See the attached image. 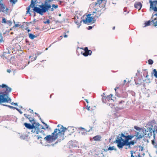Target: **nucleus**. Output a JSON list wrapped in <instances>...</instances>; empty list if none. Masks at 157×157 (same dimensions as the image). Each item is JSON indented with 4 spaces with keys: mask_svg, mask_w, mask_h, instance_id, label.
Segmentation results:
<instances>
[{
    "mask_svg": "<svg viewBox=\"0 0 157 157\" xmlns=\"http://www.w3.org/2000/svg\"><path fill=\"white\" fill-rule=\"evenodd\" d=\"M101 136L99 135H96L93 137V139L95 141H99L101 140Z\"/></svg>",
    "mask_w": 157,
    "mask_h": 157,
    "instance_id": "obj_20",
    "label": "nucleus"
},
{
    "mask_svg": "<svg viewBox=\"0 0 157 157\" xmlns=\"http://www.w3.org/2000/svg\"><path fill=\"white\" fill-rule=\"evenodd\" d=\"M148 61V64L150 65H152L153 63V60L151 59H149Z\"/></svg>",
    "mask_w": 157,
    "mask_h": 157,
    "instance_id": "obj_36",
    "label": "nucleus"
},
{
    "mask_svg": "<svg viewBox=\"0 0 157 157\" xmlns=\"http://www.w3.org/2000/svg\"><path fill=\"white\" fill-rule=\"evenodd\" d=\"M122 94L123 95L124 98H126L128 97V94L127 93L125 92Z\"/></svg>",
    "mask_w": 157,
    "mask_h": 157,
    "instance_id": "obj_41",
    "label": "nucleus"
},
{
    "mask_svg": "<svg viewBox=\"0 0 157 157\" xmlns=\"http://www.w3.org/2000/svg\"><path fill=\"white\" fill-rule=\"evenodd\" d=\"M90 106H88L87 105L86 106V108L87 109V110H90Z\"/></svg>",
    "mask_w": 157,
    "mask_h": 157,
    "instance_id": "obj_56",
    "label": "nucleus"
},
{
    "mask_svg": "<svg viewBox=\"0 0 157 157\" xmlns=\"http://www.w3.org/2000/svg\"><path fill=\"white\" fill-rule=\"evenodd\" d=\"M131 156L132 157H135L133 155V151H131ZM135 157H137V156H136Z\"/></svg>",
    "mask_w": 157,
    "mask_h": 157,
    "instance_id": "obj_55",
    "label": "nucleus"
},
{
    "mask_svg": "<svg viewBox=\"0 0 157 157\" xmlns=\"http://www.w3.org/2000/svg\"><path fill=\"white\" fill-rule=\"evenodd\" d=\"M19 26V24H16L15 25V26H14L16 27H18Z\"/></svg>",
    "mask_w": 157,
    "mask_h": 157,
    "instance_id": "obj_63",
    "label": "nucleus"
},
{
    "mask_svg": "<svg viewBox=\"0 0 157 157\" xmlns=\"http://www.w3.org/2000/svg\"><path fill=\"white\" fill-rule=\"evenodd\" d=\"M131 145V143L130 141H128L124 142L123 144L122 148L124 146H128V148H130Z\"/></svg>",
    "mask_w": 157,
    "mask_h": 157,
    "instance_id": "obj_19",
    "label": "nucleus"
},
{
    "mask_svg": "<svg viewBox=\"0 0 157 157\" xmlns=\"http://www.w3.org/2000/svg\"><path fill=\"white\" fill-rule=\"evenodd\" d=\"M6 21H6V18H3L2 19V23H6Z\"/></svg>",
    "mask_w": 157,
    "mask_h": 157,
    "instance_id": "obj_48",
    "label": "nucleus"
},
{
    "mask_svg": "<svg viewBox=\"0 0 157 157\" xmlns=\"http://www.w3.org/2000/svg\"><path fill=\"white\" fill-rule=\"evenodd\" d=\"M51 6H52L53 8H54L55 9H57L58 7V5H55V4H52Z\"/></svg>",
    "mask_w": 157,
    "mask_h": 157,
    "instance_id": "obj_39",
    "label": "nucleus"
},
{
    "mask_svg": "<svg viewBox=\"0 0 157 157\" xmlns=\"http://www.w3.org/2000/svg\"><path fill=\"white\" fill-rule=\"evenodd\" d=\"M29 38H30L32 40L34 39L36 37V36L32 33H29Z\"/></svg>",
    "mask_w": 157,
    "mask_h": 157,
    "instance_id": "obj_27",
    "label": "nucleus"
},
{
    "mask_svg": "<svg viewBox=\"0 0 157 157\" xmlns=\"http://www.w3.org/2000/svg\"><path fill=\"white\" fill-rule=\"evenodd\" d=\"M98 4V3H97V2H94V6H97Z\"/></svg>",
    "mask_w": 157,
    "mask_h": 157,
    "instance_id": "obj_64",
    "label": "nucleus"
},
{
    "mask_svg": "<svg viewBox=\"0 0 157 157\" xmlns=\"http://www.w3.org/2000/svg\"><path fill=\"white\" fill-rule=\"evenodd\" d=\"M81 54H82L84 56L86 57L88 56H90L92 54V51H84V52H81Z\"/></svg>",
    "mask_w": 157,
    "mask_h": 157,
    "instance_id": "obj_16",
    "label": "nucleus"
},
{
    "mask_svg": "<svg viewBox=\"0 0 157 157\" xmlns=\"http://www.w3.org/2000/svg\"><path fill=\"white\" fill-rule=\"evenodd\" d=\"M128 92L132 96H135L136 94L132 90H129Z\"/></svg>",
    "mask_w": 157,
    "mask_h": 157,
    "instance_id": "obj_31",
    "label": "nucleus"
},
{
    "mask_svg": "<svg viewBox=\"0 0 157 157\" xmlns=\"http://www.w3.org/2000/svg\"><path fill=\"white\" fill-rule=\"evenodd\" d=\"M156 16L157 17V12H154L152 13V17L151 18V19H153V17L155 16Z\"/></svg>",
    "mask_w": 157,
    "mask_h": 157,
    "instance_id": "obj_35",
    "label": "nucleus"
},
{
    "mask_svg": "<svg viewBox=\"0 0 157 157\" xmlns=\"http://www.w3.org/2000/svg\"><path fill=\"white\" fill-rule=\"evenodd\" d=\"M155 132H156V133H157V128L156 130H155V129L154 130H152V134L153 133L154 135V140L151 141V143L156 148L157 147V143L156 142H155L154 140L155 138Z\"/></svg>",
    "mask_w": 157,
    "mask_h": 157,
    "instance_id": "obj_13",
    "label": "nucleus"
},
{
    "mask_svg": "<svg viewBox=\"0 0 157 157\" xmlns=\"http://www.w3.org/2000/svg\"><path fill=\"white\" fill-rule=\"evenodd\" d=\"M139 147L141 148V150H140V149L139 150L140 151H142L143 150V147H141V146H139Z\"/></svg>",
    "mask_w": 157,
    "mask_h": 157,
    "instance_id": "obj_59",
    "label": "nucleus"
},
{
    "mask_svg": "<svg viewBox=\"0 0 157 157\" xmlns=\"http://www.w3.org/2000/svg\"><path fill=\"white\" fill-rule=\"evenodd\" d=\"M0 36L1 37V39H0V43H1L3 41V37L2 36V34L1 33L0 34Z\"/></svg>",
    "mask_w": 157,
    "mask_h": 157,
    "instance_id": "obj_44",
    "label": "nucleus"
},
{
    "mask_svg": "<svg viewBox=\"0 0 157 157\" xmlns=\"http://www.w3.org/2000/svg\"><path fill=\"white\" fill-rule=\"evenodd\" d=\"M150 10L153 11L154 12H157V0L152 1L150 0Z\"/></svg>",
    "mask_w": 157,
    "mask_h": 157,
    "instance_id": "obj_7",
    "label": "nucleus"
},
{
    "mask_svg": "<svg viewBox=\"0 0 157 157\" xmlns=\"http://www.w3.org/2000/svg\"><path fill=\"white\" fill-rule=\"evenodd\" d=\"M31 8H32V6L31 5H30L29 6L26 8V9L27 10V11H26V13H29L30 15H31V13H30V10Z\"/></svg>",
    "mask_w": 157,
    "mask_h": 157,
    "instance_id": "obj_25",
    "label": "nucleus"
},
{
    "mask_svg": "<svg viewBox=\"0 0 157 157\" xmlns=\"http://www.w3.org/2000/svg\"><path fill=\"white\" fill-rule=\"evenodd\" d=\"M58 128H56L54 130L51 136H54L55 138H57V140L60 142L61 140L64 139V138L63 134H62V132H63L64 130H61L60 127H58Z\"/></svg>",
    "mask_w": 157,
    "mask_h": 157,
    "instance_id": "obj_3",
    "label": "nucleus"
},
{
    "mask_svg": "<svg viewBox=\"0 0 157 157\" xmlns=\"http://www.w3.org/2000/svg\"><path fill=\"white\" fill-rule=\"evenodd\" d=\"M57 127H60V129L61 130H63V132H62V134H63V136L64 138V137H66V133L67 134V135H71V133H73L74 132V129L73 128V127H68L67 128L66 127H64L63 126L58 124Z\"/></svg>",
    "mask_w": 157,
    "mask_h": 157,
    "instance_id": "obj_5",
    "label": "nucleus"
},
{
    "mask_svg": "<svg viewBox=\"0 0 157 157\" xmlns=\"http://www.w3.org/2000/svg\"><path fill=\"white\" fill-rule=\"evenodd\" d=\"M75 24H77V25H78V26H77L78 28H79L81 25V22H80V23H79L78 22L75 21Z\"/></svg>",
    "mask_w": 157,
    "mask_h": 157,
    "instance_id": "obj_34",
    "label": "nucleus"
},
{
    "mask_svg": "<svg viewBox=\"0 0 157 157\" xmlns=\"http://www.w3.org/2000/svg\"><path fill=\"white\" fill-rule=\"evenodd\" d=\"M46 127V129H48L49 128V126L47 124H46L45 125H44ZM49 129H50V128H49Z\"/></svg>",
    "mask_w": 157,
    "mask_h": 157,
    "instance_id": "obj_53",
    "label": "nucleus"
},
{
    "mask_svg": "<svg viewBox=\"0 0 157 157\" xmlns=\"http://www.w3.org/2000/svg\"><path fill=\"white\" fill-rule=\"evenodd\" d=\"M84 51H91V50H89L88 49L87 47H85L84 48Z\"/></svg>",
    "mask_w": 157,
    "mask_h": 157,
    "instance_id": "obj_46",
    "label": "nucleus"
},
{
    "mask_svg": "<svg viewBox=\"0 0 157 157\" xmlns=\"http://www.w3.org/2000/svg\"><path fill=\"white\" fill-rule=\"evenodd\" d=\"M15 109H16L18 111V112H19V113H20L21 114H22V113H22V111H21L20 110V109H19L18 108H16H16Z\"/></svg>",
    "mask_w": 157,
    "mask_h": 157,
    "instance_id": "obj_45",
    "label": "nucleus"
},
{
    "mask_svg": "<svg viewBox=\"0 0 157 157\" xmlns=\"http://www.w3.org/2000/svg\"><path fill=\"white\" fill-rule=\"evenodd\" d=\"M36 136L37 137V140H39L40 139L42 138V137L38 135Z\"/></svg>",
    "mask_w": 157,
    "mask_h": 157,
    "instance_id": "obj_60",
    "label": "nucleus"
},
{
    "mask_svg": "<svg viewBox=\"0 0 157 157\" xmlns=\"http://www.w3.org/2000/svg\"><path fill=\"white\" fill-rule=\"evenodd\" d=\"M123 135H124V134L123 133L119 134L118 136H120L119 137L116 138L115 141L114 142V143L117 144V147L120 149L122 148L123 144L124 143V139L122 138H123Z\"/></svg>",
    "mask_w": 157,
    "mask_h": 157,
    "instance_id": "obj_6",
    "label": "nucleus"
},
{
    "mask_svg": "<svg viewBox=\"0 0 157 157\" xmlns=\"http://www.w3.org/2000/svg\"><path fill=\"white\" fill-rule=\"evenodd\" d=\"M10 2H12L13 4H15L17 1V0H10Z\"/></svg>",
    "mask_w": 157,
    "mask_h": 157,
    "instance_id": "obj_38",
    "label": "nucleus"
},
{
    "mask_svg": "<svg viewBox=\"0 0 157 157\" xmlns=\"http://www.w3.org/2000/svg\"><path fill=\"white\" fill-rule=\"evenodd\" d=\"M113 150H114L115 151H117V149L115 148L114 146H113L112 147H109L107 149L104 150L106 151H112Z\"/></svg>",
    "mask_w": 157,
    "mask_h": 157,
    "instance_id": "obj_22",
    "label": "nucleus"
},
{
    "mask_svg": "<svg viewBox=\"0 0 157 157\" xmlns=\"http://www.w3.org/2000/svg\"><path fill=\"white\" fill-rule=\"evenodd\" d=\"M66 32H65L64 33V37L65 38H67V37L68 36L66 34Z\"/></svg>",
    "mask_w": 157,
    "mask_h": 157,
    "instance_id": "obj_52",
    "label": "nucleus"
},
{
    "mask_svg": "<svg viewBox=\"0 0 157 157\" xmlns=\"http://www.w3.org/2000/svg\"><path fill=\"white\" fill-rule=\"evenodd\" d=\"M151 22H152V20H149L147 21H146L144 23L145 25L144 26V27H146L149 25H151Z\"/></svg>",
    "mask_w": 157,
    "mask_h": 157,
    "instance_id": "obj_24",
    "label": "nucleus"
},
{
    "mask_svg": "<svg viewBox=\"0 0 157 157\" xmlns=\"http://www.w3.org/2000/svg\"><path fill=\"white\" fill-rule=\"evenodd\" d=\"M8 107L9 108H10L11 109H15V108H16V107H13V106H10V105H9V106H8Z\"/></svg>",
    "mask_w": 157,
    "mask_h": 157,
    "instance_id": "obj_51",
    "label": "nucleus"
},
{
    "mask_svg": "<svg viewBox=\"0 0 157 157\" xmlns=\"http://www.w3.org/2000/svg\"><path fill=\"white\" fill-rule=\"evenodd\" d=\"M103 0H98L97 1V3H98V4L100 5V4H101Z\"/></svg>",
    "mask_w": 157,
    "mask_h": 157,
    "instance_id": "obj_47",
    "label": "nucleus"
},
{
    "mask_svg": "<svg viewBox=\"0 0 157 157\" xmlns=\"http://www.w3.org/2000/svg\"><path fill=\"white\" fill-rule=\"evenodd\" d=\"M147 125L148 126L146 128H140L136 126H134V128L139 131V135L144 134V136L147 135L149 137L152 136V129L153 128V125L151 123H148Z\"/></svg>",
    "mask_w": 157,
    "mask_h": 157,
    "instance_id": "obj_1",
    "label": "nucleus"
},
{
    "mask_svg": "<svg viewBox=\"0 0 157 157\" xmlns=\"http://www.w3.org/2000/svg\"><path fill=\"white\" fill-rule=\"evenodd\" d=\"M37 57V56H36L35 57H34V58H31V61H34V60H35L36 59V58Z\"/></svg>",
    "mask_w": 157,
    "mask_h": 157,
    "instance_id": "obj_50",
    "label": "nucleus"
},
{
    "mask_svg": "<svg viewBox=\"0 0 157 157\" xmlns=\"http://www.w3.org/2000/svg\"><path fill=\"white\" fill-rule=\"evenodd\" d=\"M117 96L119 98H124V97L123 95V94H117Z\"/></svg>",
    "mask_w": 157,
    "mask_h": 157,
    "instance_id": "obj_37",
    "label": "nucleus"
},
{
    "mask_svg": "<svg viewBox=\"0 0 157 157\" xmlns=\"http://www.w3.org/2000/svg\"><path fill=\"white\" fill-rule=\"evenodd\" d=\"M152 74H153L155 78H157V71L155 69H154L152 73H151Z\"/></svg>",
    "mask_w": 157,
    "mask_h": 157,
    "instance_id": "obj_26",
    "label": "nucleus"
},
{
    "mask_svg": "<svg viewBox=\"0 0 157 157\" xmlns=\"http://www.w3.org/2000/svg\"><path fill=\"white\" fill-rule=\"evenodd\" d=\"M7 71L8 73H10L11 72V70H10V69H7Z\"/></svg>",
    "mask_w": 157,
    "mask_h": 157,
    "instance_id": "obj_62",
    "label": "nucleus"
},
{
    "mask_svg": "<svg viewBox=\"0 0 157 157\" xmlns=\"http://www.w3.org/2000/svg\"><path fill=\"white\" fill-rule=\"evenodd\" d=\"M5 96H2L1 99L0 101V104L2 103H10L11 101V99L9 97V95L8 94L4 95Z\"/></svg>",
    "mask_w": 157,
    "mask_h": 157,
    "instance_id": "obj_10",
    "label": "nucleus"
},
{
    "mask_svg": "<svg viewBox=\"0 0 157 157\" xmlns=\"http://www.w3.org/2000/svg\"><path fill=\"white\" fill-rule=\"evenodd\" d=\"M93 27L92 26H89L88 27V29L89 30H90V29H91L93 28Z\"/></svg>",
    "mask_w": 157,
    "mask_h": 157,
    "instance_id": "obj_58",
    "label": "nucleus"
},
{
    "mask_svg": "<svg viewBox=\"0 0 157 157\" xmlns=\"http://www.w3.org/2000/svg\"><path fill=\"white\" fill-rule=\"evenodd\" d=\"M82 131H82H80V133L81 134H82V135H85L87 134V132L84 131Z\"/></svg>",
    "mask_w": 157,
    "mask_h": 157,
    "instance_id": "obj_40",
    "label": "nucleus"
},
{
    "mask_svg": "<svg viewBox=\"0 0 157 157\" xmlns=\"http://www.w3.org/2000/svg\"><path fill=\"white\" fill-rule=\"evenodd\" d=\"M113 95L111 94H110V95L108 96H106V100L108 101H110L111 100H113L114 101V100L112 98V96Z\"/></svg>",
    "mask_w": 157,
    "mask_h": 157,
    "instance_id": "obj_23",
    "label": "nucleus"
},
{
    "mask_svg": "<svg viewBox=\"0 0 157 157\" xmlns=\"http://www.w3.org/2000/svg\"><path fill=\"white\" fill-rule=\"evenodd\" d=\"M38 6V8H36L38 10L37 13L42 16L44 13L48 12V10L51 7V5L47 1H44V3L39 5Z\"/></svg>",
    "mask_w": 157,
    "mask_h": 157,
    "instance_id": "obj_2",
    "label": "nucleus"
},
{
    "mask_svg": "<svg viewBox=\"0 0 157 157\" xmlns=\"http://www.w3.org/2000/svg\"><path fill=\"white\" fill-rule=\"evenodd\" d=\"M137 140H133L130 141L131 143V145H133L137 142Z\"/></svg>",
    "mask_w": 157,
    "mask_h": 157,
    "instance_id": "obj_33",
    "label": "nucleus"
},
{
    "mask_svg": "<svg viewBox=\"0 0 157 157\" xmlns=\"http://www.w3.org/2000/svg\"><path fill=\"white\" fill-rule=\"evenodd\" d=\"M44 139L48 141H49L52 140V141L56 140V138H55L54 136H51V135H47L44 137Z\"/></svg>",
    "mask_w": 157,
    "mask_h": 157,
    "instance_id": "obj_14",
    "label": "nucleus"
},
{
    "mask_svg": "<svg viewBox=\"0 0 157 157\" xmlns=\"http://www.w3.org/2000/svg\"><path fill=\"white\" fill-rule=\"evenodd\" d=\"M119 88V87H117L114 89V90H115L116 92V95L117 96V94H119L118 92V91H117V89H118Z\"/></svg>",
    "mask_w": 157,
    "mask_h": 157,
    "instance_id": "obj_42",
    "label": "nucleus"
},
{
    "mask_svg": "<svg viewBox=\"0 0 157 157\" xmlns=\"http://www.w3.org/2000/svg\"><path fill=\"white\" fill-rule=\"evenodd\" d=\"M6 24L8 25L9 26H10L12 25V22L10 20L7 21L6 23Z\"/></svg>",
    "mask_w": 157,
    "mask_h": 157,
    "instance_id": "obj_32",
    "label": "nucleus"
},
{
    "mask_svg": "<svg viewBox=\"0 0 157 157\" xmlns=\"http://www.w3.org/2000/svg\"><path fill=\"white\" fill-rule=\"evenodd\" d=\"M37 122H33L32 123V124H30L25 123H24V125L27 128L29 129H33L35 128L36 124Z\"/></svg>",
    "mask_w": 157,
    "mask_h": 157,
    "instance_id": "obj_11",
    "label": "nucleus"
},
{
    "mask_svg": "<svg viewBox=\"0 0 157 157\" xmlns=\"http://www.w3.org/2000/svg\"><path fill=\"white\" fill-rule=\"evenodd\" d=\"M79 129H81L82 131H84L87 132H89L92 129V128H91L90 129L89 131H87V130L86 129H85L84 128L81 127L79 128Z\"/></svg>",
    "mask_w": 157,
    "mask_h": 157,
    "instance_id": "obj_29",
    "label": "nucleus"
},
{
    "mask_svg": "<svg viewBox=\"0 0 157 157\" xmlns=\"http://www.w3.org/2000/svg\"><path fill=\"white\" fill-rule=\"evenodd\" d=\"M101 14V13L98 14V16H94L93 17H90L88 18H86L85 19H83V20L80 21V22H82V21H83V23L85 24H87V23H90L92 21V20L93 19H95L96 18H98Z\"/></svg>",
    "mask_w": 157,
    "mask_h": 157,
    "instance_id": "obj_9",
    "label": "nucleus"
},
{
    "mask_svg": "<svg viewBox=\"0 0 157 157\" xmlns=\"http://www.w3.org/2000/svg\"><path fill=\"white\" fill-rule=\"evenodd\" d=\"M40 124L37 122L36 124V126H35V128H34L35 129V131L36 132V134H38L40 132V128L39 127V126H40Z\"/></svg>",
    "mask_w": 157,
    "mask_h": 157,
    "instance_id": "obj_17",
    "label": "nucleus"
},
{
    "mask_svg": "<svg viewBox=\"0 0 157 157\" xmlns=\"http://www.w3.org/2000/svg\"><path fill=\"white\" fill-rule=\"evenodd\" d=\"M33 0H31V3L30 5L32 6V8H33V11L35 13H37L38 10H37L36 8H38V7L35 6V4H36L37 3H35V2H33Z\"/></svg>",
    "mask_w": 157,
    "mask_h": 157,
    "instance_id": "obj_12",
    "label": "nucleus"
},
{
    "mask_svg": "<svg viewBox=\"0 0 157 157\" xmlns=\"http://www.w3.org/2000/svg\"><path fill=\"white\" fill-rule=\"evenodd\" d=\"M53 0H45L44 1H47V2H48V3L51 2H52Z\"/></svg>",
    "mask_w": 157,
    "mask_h": 157,
    "instance_id": "obj_54",
    "label": "nucleus"
},
{
    "mask_svg": "<svg viewBox=\"0 0 157 157\" xmlns=\"http://www.w3.org/2000/svg\"><path fill=\"white\" fill-rule=\"evenodd\" d=\"M2 88H6V90H4L3 92H1V94H2V96H5L4 95L8 94L9 95V94L10 92L12 89L10 87L8 86L7 85L5 84H3L2 85H0Z\"/></svg>",
    "mask_w": 157,
    "mask_h": 157,
    "instance_id": "obj_8",
    "label": "nucleus"
},
{
    "mask_svg": "<svg viewBox=\"0 0 157 157\" xmlns=\"http://www.w3.org/2000/svg\"><path fill=\"white\" fill-rule=\"evenodd\" d=\"M102 101L103 102L106 103L107 101L106 98V96H103L102 99Z\"/></svg>",
    "mask_w": 157,
    "mask_h": 157,
    "instance_id": "obj_30",
    "label": "nucleus"
},
{
    "mask_svg": "<svg viewBox=\"0 0 157 157\" xmlns=\"http://www.w3.org/2000/svg\"><path fill=\"white\" fill-rule=\"evenodd\" d=\"M135 135L132 134L128 135H125L124 134V135L123 136V138L125 139H124V142L129 141V140H132V139L135 136L136 137V140H138L144 137V135H139V132H136V131H135Z\"/></svg>",
    "mask_w": 157,
    "mask_h": 157,
    "instance_id": "obj_4",
    "label": "nucleus"
},
{
    "mask_svg": "<svg viewBox=\"0 0 157 157\" xmlns=\"http://www.w3.org/2000/svg\"><path fill=\"white\" fill-rule=\"evenodd\" d=\"M92 14H88L87 15H86V17H87L86 18H88V17H90V16Z\"/></svg>",
    "mask_w": 157,
    "mask_h": 157,
    "instance_id": "obj_57",
    "label": "nucleus"
},
{
    "mask_svg": "<svg viewBox=\"0 0 157 157\" xmlns=\"http://www.w3.org/2000/svg\"><path fill=\"white\" fill-rule=\"evenodd\" d=\"M24 116L27 118L28 119V118L30 117L31 116L29 115H27L26 114H24Z\"/></svg>",
    "mask_w": 157,
    "mask_h": 157,
    "instance_id": "obj_43",
    "label": "nucleus"
},
{
    "mask_svg": "<svg viewBox=\"0 0 157 157\" xmlns=\"http://www.w3.org/2000/svg\"><path fill=\"white\" fill-rule=\"evenodd\" d=\"M119 106L121 109H123L124 107L125 104V101L124 100H121L119 101Z\"/></svg>",
    "mask_w": 157,
    "mask_h": 157,
    "instance_id": "obj_18",
    "label": "nucleus"
},
{
    "mask_svg": "<svg viewBox=\"0 0 157 157\" xmlns=\"http://www.w3.org/2000/svg\"><path fill=\"white\" fill-rule=\"evenodd\" d=\"M28 119L29 120V121L31 123L33 122H36L35 120L34 119V118H32L31 117H30L29 118H28Z\"/></svg>",
    "mask_w": 157,
    "mask_h": 157,
    "instance_id": "obj_28",
    "label": "nucleus"
},
{
    "mask_svg": "<svg viewBox=\"0 0 157 157\" xmlns=\"http://www.w3.org/2000/svg\"><path fill=\"white\" fill-rule=\"evenodd\" d=\"M152 24L154 27L157 26V20L156 18L152 19Z\"/></svg>",
    "mask_w": 157,
    "mask_h": 157,
    "instance_id": "obj_21",
    "label": "nucleus"
},
{
    "mask_svg": "<svg viewBox=\"0 0 157 157\" xmlns=\"http://www.w3.org/2000/svg\"><path fill=\"white\" fill-rule=\"evenodd\" d=\"M50 20L49 19L47 20V21H44V23L45 24H48L50 23Z\"/></svg>",
    "mask_w": 157,
    "mask_h": 157,
    "instance_id": "obj_49",
    "label": "nucleus"
},
{
    "mask_svg": "<svg viewBox=\"0 0 157 157\" xmlns=\"http://www.w3.org/2000/svg\"><path fill=\"white\" fill-rule=\"evenodd\" d=\"M50 9V11H51L52 12H53L54 10V8H53L52 7L51 8V7Z\"/></svg>",
    "mask_w": 157,
    "mask_h": 157,
    "instance_id": "obj_61",
    "label": "nucleus"
},
{
    "mask_svg": "<svg viewBox=\"0 0 157 157\" xmlns=\"http://www.w3.org/2000/svg\"><path fill=\"white\" fill-rule=\"evenodd\" d=\"M135 8L138 9L139 10H140L142 7V4L140 2H136L134 5Z\"/></svg>",
    "mask_w": 157,
    "mask_h": 157,
    "instance_id": "obj_15",
    "label": "nucleus"
}]
</instances>
